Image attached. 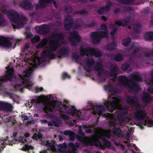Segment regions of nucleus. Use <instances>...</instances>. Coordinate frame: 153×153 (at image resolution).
<instances>
[{"label":"nucleus","mask_w":153,"mask_h":153,"mask_svg":"<svg viewBox=\"0 0 153 153\" xmlns=\"http://www.w3.org/2000/svg\"><path fill=\"white\" fill-rule=\"evenodd\" d=\"M112 131L113 134L118 137H120L123 135V132L120 128L114 127Z\"/></svg>","instance_id":"obj_15"},{"label":"nucleus","mask_w":153,"mask_h":153,"mask_svg":"<svg viewBox=\"0 0 153 153\" xmlns=\"http://www.w3.org/2000/svg\"><path fill=\"white\" fill-rule=\"evenodd\" d=\"M145 37L147 40H152L153 39V33L149 32L145 35Z\"/></svg>","instance_id":"obj_23"},{"label":"nucleus","mask_w":153,"mask_h":153,"mask_svg":"<svg viewBox=\"0 0 153 153\" xmlns=\"http://www.w3.org/2000/svg\"><path fill=\"white\" fill-rule=\"evenodd\" d=\"M28 120V118L27 116L24 115V120L25 121Z\"/></svg>","instance_id":"obj_62"},{"label":"nucleus","mask_w":153,"mask_h":153,"mask_svg":"<svg viewBox=\"0 0 153 153\" xmlns=\"http://www.w3.org/2000/svg\"><path fill=\"white\" fill-rule=\"evenodd\" d=\"M72 19L71 17V16H67L65 18V27L66 29H68V27L66 23V22H70Z\"/></svg>","instance_id":"obj_32"},{"label":"nucleus","mask_w":153,"mask_h":153,"mask_svg":"<svg viewBox=\"0 0 153 153\" xmlns=\"http://www.w3.org/2000/svg\"><path fill=\"white\" fill-rule=\"evenodd\" d=\"M78 133L83 137L85 136V133L82 131V128L81 126H79V127Z\"/></svg>","instance_id":"obj_35"},{"label":"nucleus","mask_w":153,"mask_h":153,"mask_svg":"<svg viewBox=\"0 0 153 153\" xmlns=\"http://www.w3.org/2000/svg\"><path fill=\"white\" fill-rule=\"evenodd\" d=\"M4 102L0 101V110L3 109V107L4 106Z\"/></svg>","instance_id":"obj_42"},{"label":"nucleus","mask_w":153,"mask_h":153,"mask_svg":"<svg viewBox=\"0 0 153 153\" xmlns=\"http://www.w3.org/2000/svg\"><path fill=\"white\" fill-rule=\"evenodd\" d=\"M146 112L145 110L137 109L135 112V117L137 120H143L146 117Z\"/></svg>","instance_id":"obj_13"},{"label":"nucleus","mask_w":153,"mask_h":153,"mask_svg":"<svg viewBox=\"0 0 153 153\" xmlns=\"http://www.w3.org/2000/svg\"><path fill=\"white\" fill-rule=\"evenodd\" d=\"M35 123V121L33 120H31L27 122V123L29 124H31Z\"/></svg>","instance_id":"obj_55"},{"label":"nucleus","mask_w":153,"mask_h":153,"mask_svg":"<svg viewBox=\"0 0 153 153\" xmlns=\"http://www.w3.org/2000/svg\"><path fill=\"white\" fill-rule=\"evenodd\" d=\"M121 100L120 97H112V100L110 101V103H105V106L103 105L95 106L92 105L89 109L92 110L93 114H98L99 116H102V113L105 112L106 109L108 110L109 112H113V111L117 108V106L119 105Z\"/></svg>","instance_id":"obj_1"},{"label":"nucleus","mask_w":153,"mask_h":153,"mask_svg":"<svg viewBox=\"0 0 153 153\" xmlns=\"http://www.w3.org/2000/svg\"><path fill=\"white\" fill-rule=\"evenodd\" d=\"M38 135V137L39 139H41L42 137V134L40 133H39Z\"/></svg>","instance_id":"obj_56"},{"label":"nucleus","mask_w":153,"mask_h":153,"mask_svg":"<svg viewBox=\"0 0 153 153\" xmlns=\"http://www.w3.org/2000/svg\"><path fill=\"white\" fill-rule=\"evenodd\" d=\"M102 20H104V21L106 20L107 19V18H106L105 16H102Z\"/></svg>","instance_id":"obj_64"},{"label":"nucleus","mask_w":153,"mask_h":153,"mask_svg":"<svg viewBox=\"0 0 153 153\" xmlns=\"http://www.w3.org/2000/svg\"><path fill=\"white\" fill-rule=\"evenodd\" d=\"M69 39L70 40L71 39L79 40L80 39V37L77 32H74L71 33Z\"/></svg>","instance_id":"obj_21"},{"label":"nucleus","mask_w":153,"mask_h":153,"mask_svg":"<svg viewBox=\"0 0 153 153\" xmlns=\"http://www.w3.org/2000/svg\"><path fill=\"white\" fill-rule=\"evenodd\" d=\"M40 38L39 36H35L34 39L36 41H38L39 40Z\"/></svg>","instance_id":"obj_57"},{"label":"nucleus","mask_w":153,"mask_h":153,"mask_svg":"<svg viewBox=\"0 0 153 153\" xmlns=\"http://www.w3.org/2000/svg\"><path fill=\"white\" fill-rule=\"evenodd\" d=\"M11 45V42L8 40H4L0 42V46L6 48H9Z\"/></svg>","instance_id":"obj_19"},{"label":"nucleus","mask_w":153,"mask_h":153,"mask_svg":"<svg viewBox=\"0 0 153 153\" xmlns=\"http://www.w3.org/2000/svg\"><path fill=\"white\" fill-rule=\"evenodd\" d=\"M8 16L12 23L13 28H19L22 27L24 24H25L27 19L25 18H18V14L15 11H13L9 13L8 12Z\"/></svg>","instance_id":"obj_3"},{"label":"nucleus","mask_w":153,"mask_h":153,"mask_svg":"<svg viewBox=\"0 0 153 153\" xmlns=\"http://www.w3.org/2000/svg\"><path fill=\"white\" fill-rule=\"evenodd\" d=\"M125 117L126 116L123 114H121L119 112L118 113L117 118L120 123H123L125 122Z\"/></svg>","instance_id":"obj_20"},{"label":"nucleus","mask_w":153,"mask_h":153,"mask_svg":"<svg viewBox=\"0 0 153 153\" xmlns=\"http://www.w3.org/2000/svg\"><path fill=\"white\" fill-rule=\"evenodd\" d=\"M20 6L26 9L30 10L32 8L33 6L27 0H25L20 4Z\"/></svg>","instance_id":"obj_16"},{"label":"nucleus","mask_w":153,"mask_h":153,"mask_svg":"<svg viewBox=\"0 0 153 153\" xmlns=\"http://www.w3.org/2000/svg\"><path fill=\"white\" fill-rule=\"evenodd\" d=\"M53 107L57 110H59L60 113V117L63 120L68 121L70 117L67 115L63 114H68L74 116L79 117L81 115L80 111L76 110L74 106H68L65 104H62L61 102H55L53 104Z\"/></svg>","instance_id":"obj_2"},{"label":"nucleus","mask_w":153,"mask_h":153,"mask_svg":"<svg viewBox=\"0 0 153 153\" xmlns=\"http://www.w3.org/2000/svg\"><path fill=\"white\" fill-rule=\"evenodd\" d=\"M34 149V147L31 146H29L27 144H25V145L24 147L23 150L25 151L27 150L29 151L30 150H33Z\"/></svg>","instance_id":"obj_29"},{"label":"nucleus","mask_w":153,"mask_h":153,"mask_svg":"<svg viewBox=\"0 0 153 153\" xmlns=\"http://www.w3.org/2000/svg\"><path fill=\"white\" fill-rule=\"evenodd\" d=\"M69 136V140L72 141H73L75 139V135L74 134H70Z\"/></svg>","instance_id":"obj_40"},{"label":"nucleus","mask_w":153,"mask_h":153,"mask_svg":"<svg viewBox=\"0 0 153 153\" xmlns=\"http://www.w3.org/2000/svg\"><path fill=\"white\" fill-rule=\"evenodd\" d=\"M20 140L22 143H24L27 141V139L23 137H19Z\"/></svg>","instance_id":"obj_38"},{"label":"nucleus","mask_w":153,"mask_h":153,"mask_svg":"<svg viewBox=\"0 0 153 153\" xmlns=\"http://www.w3.org/2000/svg\"><path fill=\"white\" fill-rule=\"evenodd\" d=\"M43 28L42 27V28H40V27H36V28H35V30H36V32L37 33H40V30H39H39H41V29H43Z\"/></svg>","instance_id":"obj_47"},{"label":"nucleus","mask_w":153,"mask_h":153,"mask_svg":"<svg viewBox=\"0 0 153 153\" xmlns=\"http://www.w3.org/2000/svg\"><path fill=\"white\" fill-rule=\"evenodd\" d=\"M102 31L99 33L94 32L92 33V38L94 40L98 39L100 38L107 37L108 32L107 30L106 26L103 25L101 26Z\"/></svg>","instance_id":"obj_9"},{"label":"nucleus","mask_w":153,"mask_h":153,"mask_svg":"<svg viewBox=\"0 0 153 153\" xmlns=\"http://www.w3.org/2000/svg\"><path fill=\"white\" fill-rule=\"evenodd\" d=\"M4 106L3 107V109H5L9 111H11L13 110L12 106L10 104H8L4 102Z\"/></svg>","instance_id":"obj_27"},{"label":"nucleus","mask_w":153,"mask_h":153,"mask_svg":"<svg viewBox=\"0 0 153 153\" xmlns=\"http://www.w3.org/2000/svg\"><path fill=\"white\" fill-rule=\"evenodd\" d=\"M80 54L82 55L86 54L87 55L88 54L91 55H94L96 57H99L101 55L100 52H97L94 49L91 48H87L85 51L81 50L80 51Z\"/></svg>","instance_id":"obj_12"},{"label":"nucleus","mask_w":153,"mask_h":153,"mask_svg":"<svg viewBox=\"0 0 153 153\" xmlns=\"http://www.w3.org/2000/svg\"><path fill=\"white\" fill-rule=\"evenodd\" d=\"M21 87H9V88H5V87H0V93H3L5 95L9 96L11 99H14L15 95L13 92L19 91L21 92H23V88Z\"/></svg>","instance_id":"obj_5"},{"label":"nucleus","mask_w":153,"mask_h":153,"mask_svg":"<svg viewBox=\"0 0 153 153\" xmlns=\"http://www.w3.org/2000/svg\"><path fill=\"white\" fill-rule=\"evenodd\" d=\"M131 42V40L129 38L124 39L122 42V45L124 46H128Z\"/></svg>","instance_id":"obj_25"},{"label":"nucleus","mask_w":153,"mask_h":153,"mask_svg":"<svg viewBox=\"0 0 153 153\" xmlns=\"http://www.w3.org/2000/svg\"><path fill=\"white\" fill-rule=\"evenodd\" d=\"M48 42L47 40L45 39H43L39 45V47L41 48L45 46Z\"/></svg>","instance_id":"obj_30"},{"label":"nucleus","mask_w":153,"mask_h":153,"mask_svg":"<svg viewBox=\"0 0 153 153\" xmlns=\"http://www.w3.org/2000/svg\"><path fill=\"white\" fill-rule=\"evenodd\" d=\"M152 87H148V88L147 89V90L151 94L153 93V88Z\"/></svg>","instance_id":"obj_41"},{"label":"nucleus","mask_w":153,"mask_h":153,"mask_svg":"<svg viewBox=\"0 0 153 153\" xmlns=\"http://www.w3.org/2000/svg\"><path fill=\"white\" fill-rule=\"evenodd\" d=\"M123 59V56L120 54H118L115 56L114 59L117 61H121Z\"/></svg>","instance_id":"obj_34"},{"label":"nucleus","mask_w":153,"mask_h":153,"mask_svg":"<svg viewBox=\"0 0 153 153\" xmlns=\"http://www.w3.org/2000/svg\"><path fill=\"white\" fill-rule=\"evenodd\" d=\"M85 132L86 134H90L92 132V131L91 129L89 128L86 129Z\"/></svg>","instance_id":"obj_46"},{"label":"nucleus","mask_w":153,"mask_h":153,"mask_svg":"<svg viewBox=\"0 0 153 153\" xmlns=\"http://www.w3.org/2000/svg\"><path fill=\"white\" fill-rule=\"evenodd\" d=\"M57 42L56 41H53L51 42L50 43L49 48H46V50L43 52L42 53L43 56H47L51 59L55 58V56L54 55L51 54L50 51L55 50L57 47Z\"/></svg>","instance_id":"obj_8"},{"label":"nucleus","mask_w":153,"mask_h":153,"mask_svg":"<svg viewBox=\"0 0 153 153\" xmlns=\"http://www.w3.org/2000/svg\"><path fill=\"white\" fill-rule=\"evenodd\" d=\"M70 132L68 131L65 130L64 131L63 134L65 135H70Z\"/></svg>","instance_id":"obj_49"},{"label":"nucleus","mask_w":153,"mask_h":153,"mask_svg":"<svg viewBox=\"0 0 153 153\" xmlns=\"http://www.w3.org/2000/svg\"><path fill=\"white\" fill-rule=\"evenodd\" d=\"M43 110L46 113L53 111V108L52 106L50 105H45L43 108Z\"/></svg>","instance_id":"obj_24"},{"label":"nucleus","mask_w":153,"mask_h":153,"mask_svg":"<svg viewBox=\"0 0 153 153\" xmlns=\"http://www.w3.org/2000/svg\"><path fill=\"white\" fill-rule=\"evenodd\" d=\"M126 88L129 89L130 91L133 93L134 94H138L141 90L140 87H125Z\"/></svg>","instance_id":"obj_17"},{"label":"nucleus","mask_w":153,"mask_h":153,"mask_svg":"<svg viewBox=\"0 0 153 153\" xmlns=\"http://www.w3.org/2000/svg\"><path fill=\"white\" fill-rule=\"evenodd\" d=\"M115 47V45L113 44L111 45H109L108 46V50H111L112 48H114Z\"/></svg>","instance_id":"obj_51"},{"label":"nucleus","mask_w":153,"mask_h":153,"mask_svg":"<svg viewBox=\"0 0 153 153\" xmlns=\"http://www.w3.org/2000/svg\"><path fill=\"white\" fill-rule=\"evenodd\" d=\"M126 64H123L121 66V68L123 71H125L127 69V67L126 66Z\"/></svg>","instance_id":"obj_39"},{"label":"nucleus","mask_w":153,"mask_h":153,"mask_svg":"<svg viewBox=\"0 0 153 153\" xmlns=\"http://www.w3.org/2000/svg\"><path fill=\"white\" fill-rule=\"evenodd\" d=\"M115 33V31L114 30H113L110 33V35L111 36H113L114 35Z\"/></svg>","instance_id":"obj_63"},{"label":"nucleus","mask_w":153,"mask_h":153,"mask_svg":"<svg viewBox=\"0 0 153 153\" xmlns=\"http://www.w3.org/2000/svg\"><path fill=\"white\" fill-rule=\"evenodd\" d=\"M39 102V101L38 99H33L31 100V102L32 103H38Z\"/></svg>","instance_id":"obj_43"},{"label":"nucleus","mask_w":153,"mask_h":153,"mask_svg":"<svg viewBox=\"0 0 153 153\" xmlns=\"http://www.w3.org/2000/svg\"><path fill=\"white\" fill-rule=\"evenodd\" d=\"M142 100L146 104H149L152 101L151 95L147 92L144 91L142 96Z\"/></svg>","instance_id":"obj_14"},{"label":"nucleus","mask_w":153,"mask_h":153,"mask_svg":"<svg viewBox=\"0 0 153 153\" xmlns=\"http://www.w3.org/2000/svg\"><path fill=\"white\" fill-rule=\"evenodd\" d=\"M7 71L4 77L1 78L0 81V85H2L4 81L8 80H11L14 76L13 69V68L9 66L6 67Z\"/></svg>","instance_id":"obj_10"},{"label":"nucleus","mask_w":153,"mask_h":153,"mask_svg":"<svg viewBox=\"0 0 153 153\" xmlns=\"http://www.w3.org/2000/svg\"><path fill=\"white\" fill-rule=\"evenodd\" d=\"M76 139L85 146L89 145L91 146H95L96 147H100L102 149H105L104 146L102 145H99L93 138H89L88 140H86L85 137H83L79 135H77L76 136Z\"/></svg>","instance_id":"obj_7"},{"label":"nucleus","mask_w":153,"mask_h":153,"mask_svg":"<svg viewBox=\"0 0 153 153\" xmlns=\"http://www.w3.org/2000/svg\"><path fill=\"white\" fill-rule=\"evenodd\" d=\"M68 146L69 147H74L75 146L74 144V143L71 142L69 143L68 144Z\"/></svg>","instance_id":"obj_53"},{"label":"nucleus","mask_w":153,"mask_h":153,"mask_svg":"<svg viewBox=\"0 0 153 153\" xmlns=\"http://www.w3.org/2000/svg\"><path fill=\"white\" fill-rule=\"evenodd\" d=\"M126 101L132 107H134L136 108L140 107V103L137 97L136 96L127 97L126 99Z\"/></svg>","instance_id":"obj_11"},{"label":"nucleus","mask_w":153,"mask_h":153,"mask_svg":"<svg viewBox=\"0 0 153 153\" xmlns=\"http://www.w3.org/2000/svg\"><path fill=\"white\" fill-rule=\"evenodd\" d=\"M62 76L63 77L65 78H69V76L66 73H64L62 74Z\"/></svg>","instance_id":"obj_44"},{"label":"nucleus","mask_w":153,"mask_h":153,"mask_svg":"<svg viewBox=\"0 0 153 153\" xmlns=\"http://www.w3.org/2000/svg\"><path fill=\"white\" fill-rule=\"evenodd\" d=\"M38 135L36 133H34L32 137L33 139H36Z\"/></svg>","instance_id":"obj_52"},{"label":"nucleus","mask_w":153,"mask_h":153,"mask_svg":"<svg viewBox=\"0 0 153 153\" xmlns=\"http://www.w3.org/2000/svg\"><path fill=\"white\" fill-rule=\"evenodd\" d=\"M40 122L42 123L47 124L48 121L47 120H40Z\"/></svg>","instance_id":"obj_54"},{"label":"nucleus","mask_w":153,"mask_h":153,"mask_svg":"<svg viewBox=\"0 0 153 153\" xmlns=\"http://www.w3.org/2000/svg\"><path fill=\"white\" fill-rule=\"evenodd\" d=\"M114 144L117 146H120V143H119L118 142H114Z\"/></svg>","instance_id":"obj_60"},{"label":"nucleus","mask_w":153,"mask_h":153,"mask_svg":"<svg viewBox=\"0 0 153 153\" xmlns=\"http://www.w3.org/2000/svg\"><path fill=\"white\" fill-rule=\"evenodd\" d=\"M116 24L118 26H124L127 24V23L126 21L123 20L117 21L116 22Z\"/></svg>","instance_id":"obj_28"},{"label":"nucleus","mask_w":153,"mask_h":153,"mask_svg":"<svg viewBox=\"0 0 153 153\" xmlns=\"http://www.w3.org/2000/svg\"><path fill=\"white\" fill-rule=\"evenodd\" d=\"M29 53H27L25 56V59H27L28 60L27 62H26L27 65H29L28 66V68L27 69H32L33 70L37 65L39 64L40 62L38 57L32 55L30 52H29Z\"/></svg>","instance_id":"obj_6"},{"label":"nucleus","mask_w":153,"mask_h":153,"mask_svg":"<svg viewBox=\"0 0 153 153\" xmlns=\"http://www.w3.org/2000/svg\"><path fill=\"white\" fill-rule=\"evenodd\" d=\"M8 137H7L6 138H4L2 140H4V142H3L2 143L0 142L1 144H3L4 143H5L7 140Z\"/></svg>","instance_id":"obj_58"},{"label":"nucleus","mask_w":153,"mask_h":153,"mask_svg":"<svg viewBox=\"0 0 153 153\" xmlns=\"http://www.w3.org/2000/svg\"><path fill=\"white\" fill-rule=\"evenodd\" d=\"M144 123L146 124L149 125L150 126H153V120H148V121H145Z\"/></svg>","instance_id":"obj_37"},{"label":"nucleus","mask_w":153,"mask_h":153,"mask_svg":"<svg viewBox=\"0 0 153 153\" xmlns=\"http://www.w3.org/2000/svg\"><path fill=\"white\" fill-rule=\"evenodd\" d=\"M51 0H40L39 3L40 5L43 6L47 3L51 1Z\"/></svg>","instance_id":"obj_31"},{"label":"nucleus","mask_w":153,"mask_h":153,"mask_svg":"<svg viewBox=\"0 0 153 153\" xmlns=\"http://www.w3.org/2000/svg\"><path fill=\"white\" fill-rule=\"evenodd\" d=\"M30 134L29 133H27L25 134L24 136L25 137H27L30 136Z\"/></svg>","instance_id":"obj_61"},{"label":"nucleus","mask_w":153,"mask_h":153,"mask_svg":"<svg viewBox=\"0 0 153 153\" xmlns=\"http://www.w3.org/2000/svg\"><path fill=\"white\" fill-rule=\"evenodd\" d=\"M101 139L104 142V144L107 147H109L111 146V144L110 142L106 139L105 137H102L101 138Z\"/></svg>","instance_id":"obj_26"},{"label":"nucleus","mask_w":153,"mask_h":153,"mask_svg":"<svg viewBox=\"0 0 153 153\" xmlns=\"http://www.w3.org/2000/svg\"><path fill=\"white\" fill-rule=\"evenodd\" d=\"M33 70L32 69H27L25 70L19 75L21 80L18 81L19 85H24L25 86H30L31 81L30 78Z\"/></svg>","instance_id":"obj_4"},{"label":"nucleus","mask_w":153,"mask_h":153,"mask_svg":"<svg viewBox=\"0 0 153 153\" xmlns=\"http://www.w3.org/2000/svg\"><path fill=\"white\" fill-rule=\"evenodd\" d=\"M134 0H119V1L121 3L126 4L129 2H131Z\"/></svg>","instance_id":"obj_36"},{"label":"nucleus","mask_w":153,"mask_h":153,"mask_svg":"<svg viewBox=\"0 0 153 153\" xmlns=\"http://www.w3.org/2000/svg\"><path fill=\"white\" fill-rule=\"evenodd\" d=\"M119 112L126 116L128 113V109L126 108H123L122 110Z\"/></svg>","instance_id":"obj_33"},{"label":"nucleus","mask_w":153,"mask_h":153,"mask_svg":"<svg viewBox=\"0 0 153 153\" xmlns=\"http://www.w3.org/2000/svg\"><path fill=\"white\" fill-rule=\"evenodd\" d=\"M116 87H104V89L107 91L114 93H117L118 89Z\"/></svg>","instance_id":"obj_18"},{"label":"nucleus","mask_w":153,"mask_h":153,"mask_svg":"<svg viewBox=\"0 0 153 153\" xmlns=\"http://www.w3.org/2000/svg\"><path fill=\"white\" fill-rule=\"evenodd\" d=\"M46 146H48V148H51L52 146V144L49 142L47 141Z\"/></svg>","instance_id":"obj_45"},{"label":"nucleus","mask_w":153,"mask_h":153,"mask_svg":"<svg viewBox=\"0 0 153 153\" xmlns=\"http://www.w3.org/2000/svg\"><path fill=\"white\" fill-rule=\"evenodd\" d=\"M103 136L108 139H110L111 137L110 134L107 133L104 134Z\"/></svg>","instance_id":"obj_50"},{"label":"nucleus","mask_w":153,"mask_h":153,"mask_svg":"<svg viewBox=\"0 0 153 153\" xmlns=\"http://www.w3.org/2000/svg\"><path fill=\"white\" fill-rule=\"evenodd\" d=\"M134 78L137 81H139V79L140 78V76L137 75H136L134 76Z\"/></svg>","instance_id":"obj_48"},{"label":"nucleus","mask_w":153,"mask_h":153,"mask_svg":"<svg viewBox=\"0 0 153 153\" xmlns=\"http://www.w3.org/2000/svg\"><path fill=\"white\" fill-rule=\"evenodd\" d=\"M109 7L108 6H106L105 7H103L100 9L98 11V12L100 14H102L106 13L107 12L109 11Z\"/></svg>","instance_id":"obj_22"},{"label":"nucleus","mask_w":153,"mask_h":153,"mask_svg":"<svg viewBox=\"0 0 153 153\" xmlns=\"http://www.w3.org/2000/svg\"><path fill=\"white\" fill-rule=\"evenodd\" d=\"M47 123L48 126H52L53 125V123L51 122H48Z\"/></svg>","instance_id":"obj_59"}]
</instances>
